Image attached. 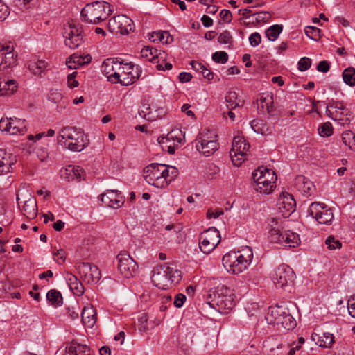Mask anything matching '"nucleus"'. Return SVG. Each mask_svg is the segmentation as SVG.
<instances>
[{
	"instance_id": "obj_19",
	"label": "nucleus",
	"mask_w": 355,
	"mask_h": 355,
	"mask_svg": "<svg viewBox=\"0 0 355 355\" xmlns=\"http://www.w3.org/2000/svg\"><path fill=\"white\" fill-rule=\"evenodd\" d=\"M14 46L11 42L0 43V71L11 67L16 63V56L13 52Z\"/></svg>"
},
{
	"instance_id": "obj_38",
	"label": "nucleus",
	"mask_w": 355,
	"mask_h": 355,
	"mask_svg": "<svg viewBox=\"0 0 355 355\" xmlns=\"http://www.w3.org/2000/svg\"><path fill=\"white\" fill-rule=\"evenodd\" d=\"M90 61L91 56L89 55H87L85 58L72 55L66 61V64L69 69H76L83 64L88 63Z\"/></svg>"
},
{
	"instance_id": "obj_12",
	"label": "nucleus",
	"mask_w": 355,
	"mask_h": 355,
	"mask_svg": "<svg viewBox=\"0 0 355 355\" xmlns=\"http://www.w3.org/2000/svg\"><path fill=\"white\" fill-rule=\"evenodd\" d=\"M308 212L320 224L329 225L334 219L332 210L324 203L318 202L311 203Z\"/></svg>"
},
{
	"instance_id": "obj_23",
	"label": "nucleus",
	"mask_w": 355,
	"mask_h": 355,
	"mask_svg": "<svg viewBox=\"0 0 355 355\" xmlns=\"http://www.w3.org/2000/svg\"><path fill=\"white\" fill-rule=\"evenodd\" d=\"M252 178L254 183L268 181L269 184H275L277 180V175L274 171L264 166H260L254 171Z\"/></svg>"
},
{
	"instance_id": "obj_43",
	"label": "nucleus",
	"mask_w": 355,
	"mask_h": 355,
	"mask_svg": "<svg viewBox=\"0 0 355 355\" xmlns=\"http://www.w3.org/2000/svg\"><path fill=\"white\" fill-rule=\"evenodd\" d=\"M282 25H272L266 31V35L269 40L275 41L282 31Z\"/></svg>"
},
{
	"instance_id": "obj_44",
	"label": "nucleus",
	"mask_w": 355,
	"mask_h": 355,
	"mask_svg": "<svg viewBox=\"0 0 355 355\" xmlns=\"http://www.w3.org/2000/svg\"><path fill=\"white\" fill-rule=\"evenodd\" d=\"M343 78L344 82L350 85H355V69L353 67H349L344 70L343 73Z\"/></svg>"
},
{
	"instance_id": "obj_31",
	"label": "nucleus",
	"mask_w": 355,
	"mask_h": 355,
	"mask_svg": "<svg viewBox=\"0 0 355 355\" xmlns=\"http://www.w3.org/2000/svg\"><path fill=\"white\" fill-rule=\"evenodd\" d=\"M141 55L143 58H145L150 62H156V60L159 61L162 60L163 62L166 60V53L164 51H159L157 53V50L150 46H145L141 51Z\"/></svg>"
},
{
	"instance_id": "obj_62",
	"label": "nucleus",
	"mask_w": 355,
	"mask_h": 355,
	"mask_svg": "<svg viewBox=\"0 0 355 355\" xmlns=\"http://www.w3.org/2000/svg\"><path fill=\"white\" fill-rule=\"evenodd\" d=\"M224 214L223 209H218L216 210H213L212 209H209L207 212V218H217L220 216Z\"/></svg>"
},
{
	"instance_id": "obj_5",
	"label": "nucleus",
	"mask_w": 355,
	"mask_h": 355,
	"mask_svg": "<svg viewBox=\"0 0 355 355\" xmlns=\"http://www.w3.org/2000/svg\"><path fill=\"white\" fill-rule=\"evenodd\" d=\"M111 5L105 1L87 3L81 10V16L88 23L98 24L106 20L112 14Z\"/></svg>"
},
{
	"instance_id": "obj_7",
	"label": "nucleus",
	"mask_w": 355,
	"mask_h": 355,
	"mask_svg": "<svg viewBox=\"0 0 355 355\" xmlns=\"http://www.w3.org/2000/svg\"><path fill=\"white\" fill-rule=\"evenodd\" d=\"M169 176V168L164 164L153 163L144 168L145 180L157 188L168 186Z\"/></svg>"
},
{
	"instance_id": "obj_17",
	"label": "nucleus",
	"mask_w": 355,
	"mask_h": 355,
	"mask_svg": "<svg viewBox=\"0 0 355 355\" xmlns=\"http://www.w3.org/2000/svg\"><path fill=\"white\" fill-rule=\"evenodd\" d=\"M294 278L295 275L293 269L286 264L279 266L272 276L274 284L279 288H283L291 284Z\"/></svg>"
},
{
	"instance_id": "obj_16",
	"label": "nucleus",
	"mask_w": 355,
	"mask_h": 355,
	"mask_svg": "<svg viewBox=\"0 0 355 355\" xmlns=\"http://www.w3.org/2000/svg\"><path fill=\"white\" fill-rule=\"evenodd\" d=\"M64 35V43L70 49H76L83 42V26L80 24H70Z\"/></svg>"
},
{
	"instance_id": "obj_59",
	"label": "nucleus",
	"mask_w": 355,
	"mask_h": 355,
	"mask_svg": "<svg viewBox=\"0 0 355 355\" xmlns=\"http://www.w3.org/2000/svg\"><path fill=\"white\" fill-rule=\"evenodd\" d=\"M249 42L251 46H257L261 42V37L259 33H254L249 37Z\"/></svg>"
},
{
	"instance_id": "obj_21",
	"label": "nucleus",
	"mask_w": 355,
	"mask_h": 355,
	"mask_svg": "<svg viewBox=\"0 0 355 355\" xmlns=\"http://www.w3.org/2000/svg\"><path fill=\"white\" fill-rule=\"evenodd\" d=\"M101 201L107 207L118 209L124 204V197L117 190H106L101 195Z\"/></svg>"
},
{
	"instance_id": "obj_51",
	"label": "nucleus",
	"mask_w": 355,
	"mask_h": 355,
	"mask_svg": "<svg viewBox=\"0 0 355 355\" xmlns=\"http://www.w3.org/2000/svg\"><path fill=\"white\" fill-rule=\"evenodd\" d=\"M212 59L217 63H225L228 60V55L225 51H216L212 55Z\"/></svg>"
},
{
	"instance_id": "obj_29",
	"label": "nucleus",
	"mask_w": 355,
	"mask_h": 355,
	"mask_svg": "<svg viewBox=\"0 0 355 355\" xmlns=\"http://www.w3.org/2000/svg\"><path fill=\"white\" fill-rule=\"evenodd\" d=\"M81 318L84 326L92 328L96 322L97 313L92 306L87 305L82 310Z\"/></svg>"
},
{
	"instance_id": "obj_22",
	"label": "nucleus",
	"mask_w": 355,
	"mask_h": 355,
	"mask_svg": "<svg viewBox=\"0 0 355 355\" xmlns=\"http://www.w3.org/2000/svg\"><path fill=\"white\" fill-rule=\"evenodd\" d=\"M159 143L164 150L174 154L175 150L182 144V139L178 137L174 131H171L166 137L158 139Z\"/></svg>"
},
{
	"instance_id": "obj_46",
	"label": "nucleus",
	"mask_w": 355,
	"mask_h": 355,
	"mask_svg": "<svg viewBox=\"0 0 355 355\" xmlns=\"http://www.w3.org/2000/svg\"><path fill=\"white\" fill-rule=\"evenodd\" d=\"M325 244L327 248L330 250L340 249L342 247L341 242L335 238L334 236L331 235L325 240Z\"/></svg>"
},
{
	"instance_id": "obj_61",
	"label": "nucleus",
	"mask_w": 355,
	"mask_h": 355,
	"mask_svg": "<svg viewBox=\"0 0 355 355\" xmlns=\"http://www.w3.org/2000/svg\"><path fill=\"white\" fill-rule=\"evenodd\" d=\"M77 72H73L67 76V84L69 87L75 88L78 86V82L75 79Z\"/></svg>"
},
{
	"instance_id": "obj_15",
	"label": "nucleus",
	"mask_w": 355,
	"mask_h": 355,
	"mask_svg": "<svg viewBox=\"0 0 355 355\" xmlns=\"http://www.w3.org/2000/svg\"><path fill=\"white\" fill-rule=\"evenodd\" d=\"M118 270L125 278L133 277L137 273V265L134 259L126 252H121L116 257Z\"/></svg>"
},
{
	"instance_id": "obj_55",
	"label": "nucleus",
	"mask_w": 355,
	"mask_h": 355,
	"mask_svg": "<svg viewBox=\"0 0 355 355\" xmlns=\"http://www.w3.org/2000/svg\"><path fill=\"white\" fill-rule=\"evenodd\" d=\"M79 307L78 304L72 305L67 308V315L72 320L78 318Z\"/></svg>"
},
{
	"instance_id": "obj_53",
	"label": "nucleus",
	"mask_w": 355,
	"mask_h": 355,
	"mask_svg": "<svg viewBox=\"0 0 355 355\" xmlns=\"http://www.w3.org/2000/svg\"><path fill=\"white\" fill-rule=\"evenodd\" d=\"M220 44H227L232 42V37L228 31H224L218 37Z\"/></svg>"
},
{
	"instance_id": "obj_56",
	"label": "nucleus",
	"mask_w": 355,
	"mask_h": 355,
	"mask_svg": "<svg viewBox=\"0 0 355 355\" xmlns=\"http://www.w3.org/2000/svg\"><path fill=\"white\" fill-rule=\"evenodd\" d=\"M304 343V339L302 337L299 338L297 343L294 342L291 345V349L288 353V355H295L296 351H298L301 348V345Z\"/></svg>"
},
{
	"instance_id": "obj_54",
	"label": "nucleus",
	"mask_w": 355,
	"mask_h": 355,
	"mask_svg": "<svg viewBox=\"0 0 355 355\" xmlns=\"http://www.w3.org/2000/svg\"><path fill=\"white\" fill-rule=\"evenodd\" d=\"M165 35H167L168 37V33L166 31H162V32H154L151 34V36L150 37V40L153 42H164V39ZM165 43H168V40L165 41Z\"/></svg>"
},
{
	"instance_id": "obj_64",
	"label": "nucleus",
	"mask_w": 355,
	"mask_h": 355,
	"mask_svg": "<svg viewBox=\"0 0 355 355\" xmlns=\"http://www.w3.org/2000/svg\"><path fill=\"white\" fill-rule=\"evenodd\" d=\"M220 16L227 23H230L232 20V13L230 10H222L220 12Z\"/></svg>"
},
{
	"instance_id": "obj_34",
	"label": "nucleus",
	"mask_w": 355,
	"mask_h": 355,
	"mask_svg": "<svg viewBox=\"0 0 355 355\" xmlns=\"http://www.w3.org/2000/svg\"><path fill=\"white\" fill-rule=\"evenodd\" d=\"M67 284L74 295L80 296L84 293V286L78 279L71 273L66 276Z\"/></svg>"
},
{
	"instance_id": "obj_26",
	"label": "nucleus",
	"mask_w": 355,
	"mask_h": 355,
	"mask_svg": "<svg viewBox=\"0 0 355 355\" xmlns=\"http://www.w3.org/2000/svg\"><path fill=\"white\" fill-rule=\"evenodd\" d=\"M61 176L68 182L78 181L80 182L85 175V171L83 168L79 166L69 165L60 171Z\"/></svg>"
},
{
	"instance_id": "obj_40",
	"label": "nucleus",
	"mask_w": 355,
	"mask_h": 355,
	"mask_svg": "<svg viewBox=\"0 0 355 355\" xmlns=\"http://www.w3.org/2000/svg\"><path fill=\"white\" fill-rule=\"evenodd\" d=\"M17 83L15 80L2 82L0 80V96L12 94L17 90Z\"/></svg>"
},
{
	"instance_id": "obj_35",
	"label": "nucleus",
	"mask_w": 355,
	"mask_h": 355,
	"mask_svg": "<svg viewBox=\"0 0 355 355\" xmlns=\"http://www.w3.org/2000/svg\"><path fill=\"white\" fill-rule=\"evenodd\" d=\"M48 66V63L44 60L33 59L28 62L29 71L35 76H40Z\"/></svg>"
},
{
	"instance_id": "obj_33",
	"label": "nucleus",
	"mask_w": 355,
	"mask_h": 355,
	"mask_svg": "<svg viewBox=\"0 0 355 355\" xmlns=\"http://www.w3.org/2000/svg\"><path fill=\"white\" fill-rule=\"evenodd\" d=\"M311 340L320 347H331L334 343V334H311Z\"/></svg>"
},
{
	"instance_id": "obj_30",
	"label": "nucleus",
	"mask_w": 355,
	"mask_h": 355,
	"mask_svg": "<svg viewBox=\"0 0 355 355\" xmlns=\"http://www.w3.org/2000/svg\"><path fill=\"white\" fill-rule=\"evenodd\" d=\"M294 185L305 196L311 195L314 189L313 184L303 175L296 177Z\"/></svg>"
},
{
	"instance_id": "obj_11",
	"label": "nucleus",
	"mask_w": 355,
	"mask_h": 355,
	"mask_svg": "<svg viewBox=\"0 0 355 355\" xmlns=\"http://www.w3.org/2000/svg\"><path fill=\"white\" fill-rule=\"evenodd\" d=\"M220 241V234L216 227H210L202 232L199 237V248L205 254L213 251Z\"/></svg>"
},
{
	"instance_id": "obj_3",
	"label": "nucleus",
	"mask_w": 355,
	"mask_h": 355,
	"mask_svg": "<svg viewBox=\"0 0 355 355\" xmlns=\"http://www.w3.org/2000/svg\"><path fill=\"white\" fill-rule=\"evenodd\" d=\"M266 320L268 324L277 326V330L281 328L291 331L297 326V322L284 305L270 306L266 315Z\"/></svg>"
},
{
	"instance_id": "obj_28",
	"label": "nucleus",
	"mask_w": 355,
	"mask_h": 355,
	"mask_svg": "<svg viewBox=\"0 0 355 355\" xmlns=\"http://www.w3.org/2000/svg\"><path fill=\"white\" fill-rule=\"evenodd\" d=\"M90 349L86 345H83L77 341L72 340L67 343L65 353L64 355H89Z\"/></svg>"
},
{
	"instance_id": "obj_1",
	"label": "nucleus",
	"mask_w": 355,
	"mask_h": 355,
	"mask_svg": "<svg viewBox=\"0 0 355 355\" xmlns=\"http://www.w3.org/2000/svg\"><path fill=\"white\" fill-rule=\"evenodd\" d=\"M102 69L109 81L119 83L121 85L128 86L134 83L141 76V68L132 63H123L107 59L103 62Z\"/></svg>"
},
{
	"instance_id": "obj_2",
	"label": "nucleus",
	"mask_w": 355,
	"mask_h": 355,
	"mask_svg": "<svg viewBox=\"0 0 355 355\" xmlns=\"http://www.w3.org/2000/svg\"><path fill=\"white\" fill-rule=\"evenodd\" d=\"M253 258L252 250L246 247L239 252H230L222 259L223 266L230 273L237 275L248 268Z\"/></svg>"
},
{
	"instance_id": "obj_9",
	"label": "nucleus",
	"mask_w": 355,
	"mask_h": 355,
	"mask_svg": "<svg viewBox=\"0 0 355 355\" xmlns=\"http://www.w3.org/2000/svg\"><path fill=\"white\" fill-rule=\"evenodd\" d=\"M107 26L111 33L122 35L129 34L135 28L133 21L125 15L114 16L109 19Z\"/></svg>"
},
{
	"instance_id": "obj_6",
	"label": "nucleus",
	"mask_w": 355,
	"mask_h": 355,
	"mask_svg": "<svg viewBox=\"0 0 355 355\" xmlns=\"http://www.w3.org/2000/svg\"><path fill=\"white\" fill-rule=\"evenodd\" d=\"M64 141V146L71 151L80 152L87 145V138L80 130L75 127L67 126L61 129L58 137L59 142Z\"/></svg>"
},
{
	"instance_id": "obj_32",
	"label": "nucleus",
	"mask_w": 355,
	"mask_h": 355,
	"mask_svg": "<svg viewBox=\"0 0 355 355\" xmlns=\"http://www.w3.org/2000/svg\"><path fill=\"white\" fill-rule=\"evenodd\" d=\"M21 211L27 218L34 219L37 215V205L35 198L29 196V198L24 201Z\"/></svg>"
},
{
	"instance_id": "obj_4",
	"label": "nucleus",
	"mask_w": 355,
	"mask_h": 355,
	"mask_svg": "<svg viewBox=\"0 0 355 355\" xmlns=\"http://www.w3.org/2000/svg\"><path fill=\"white\" fill-rule=\"evenodd\" d=\"M209 297L211 300L207 302V304L220 313H227L236 304L233 290L225 285H218Z\"/></svg>"
},
{
	"instance_id": "obj_37",
	"label": "nucleus",
	"mask_w": 355,
	"mask_h": 355,
	"mask_svg": "<svg viewBox=\"0 0 355 355\" xmlns=\"http://www.w3.org/2000/svg\"><path fill=\"white\" fill-rule=\"evenodd\" d=\"M251 127L255 132L263 135L272 134V129L261 119H254L250 123Z\"/></svg>"
},
{
	"instance_id": "obj_52",
	"label": "nucleus",
	"mask_w": 355,
	"mask_h": 355,
	"mask_svg": "<svg viewBox=\"0 0 355 355\" xmlns=\"http://www.w3.org/2000/svg\"><path fill=\"white\" fill-rule=\"evenodd\" d=\"M147 315L146 313H141L138 318L137 324H136L138 327V330L139 331H145L147 330Z\"/></svg>"
},
{
	"instance_id": "obj_20",
	"label": "nucleus",
	"mask_w": 355,
	"mask_h": 355,
	"mask_svg": "<svg viewBox=\"0 0 355 355\" xmlns=\"http://www.w3.org/2000/svg\"><path fill=\"white\" fill-rule=\"evenodd\" d=\"M169 266H160L153 270L151 279L155 286L162 289L170 287V280L168 279L171 272Z\"/></svg>"
},
{
	"instance_id": "obj_45",
	"label": "nucleus",
	"mask_w": 355,
	"mask_h": 355,
	"mask_svg": "<svg viewBox=\"0 0 355 355\" xmlns=\"http://www.w3.org/2000/svg\"><path fill=\"white\" fill-rule=\"evenodd\" d=\"M46 298L52 304L58 306L62 304V295L56 290H50L46 294Z\"/></svg>"
},
{
	"instance_id": "obj_50",
	"label": "nucleus",
	"mask_w": 355,
	"mask_h": 355,
	"mask_svg": "<svg viewBox=\"0 0 355 355\" xmlns=\"http://www.w3.org/2000/svg\"><path fill=\"white\" fill-rule=\"evenodd\" d=\"M306 35L311 39L317 40L320 37V30L318 28L309 26L305 30Z\"/></svg>"
},
{
	"instance_id": "obj_25",
	"label": "nucleus",
	"mask_w": 355,
	"mask_h": 355,
	"mask_svg": "<svg viewBox=\"0 0 355 355\" xmlns=\"http://www.w3.org/2000/svg\"><path fill=\"white\" fill-rule=\"evenodd\" d=\"M295 201L292 195L283 193L279 199V209L284 217L288 216L295 209Z\"/></svg>"
},
{
	"instance_id": "obj_10",
	"label": "nucleus",
	"mask_w": 355,
	"mask_h": 355,
	"mask_svg": "<svg viewBox=\"0 0 355 355\" xmlns=\"http://www.w3.org/2000/svg\"><path fill=\"white\" fill-rule=\"evenodd\" d=\"M250 144L243 136H235L232 141V146L230 151V156L234 166H239L247 159V152Z\"/></svg>"
},
{
	"instance_id": "obj_39",
	"label": "nucleus",
	"mask_w": 355,
	"mask_h": 355,
	"mask_svg": "<svg viewBox=\"0 0 355 355\" xmlns=\"http://www.w3.org/2000/svg\"><path fill=\"white\" fill-rule=\"evenodd\" d=\"M273 96L271 94H263L258 103V106L262 109L266 108L268 113L273 110Z\"/></svg>"
},
{
	"instance_id": "obj_49",
	"label": "nucleus",
	"mask_w": 355,
	"mask_h": 355,
	"mask_svg": "<svg viewBox=\"0 0 355 355\" xmlns=\"http://www.w3.org/2000/svg\"><path fill=\"white\" fill-rule=\"evenodd\" d=\"M344 143L352 150H355V135L352 132L345 133L343 136Z\"/></svg>"
},
{
	"instance_id": "obj_58",
	"label": "nucleus",
	"mask_w": 355,
	"mask_h": 355,
	"mask_svg": "<svg viewBox=\"0 0 355 355\" xmlns=\"http://www.w3.org/2000/svg\"><path fill=\"white\" fill-rule=\"evenodd\" d=\"M53 259L58 263H63L66 259L65 252L63 250H58L53 254Z\"/></svg>"
},
{
	"instance_id": "obj_57",
	"label": "nucleus",
	"mask_w": 355,
	"mask_h": 355,
	"mask_svg": "<svg viewBox=\"0 0 355 355\" xmlns=\"http://www.w3.org/2000/svg\"><path fill=\"white\" fill-rule=\"evenodd\" d=\"M311 65V60L308 58H302L298 62V69L301 71L307 70Z\"/></svg>"
},
{
	"instance_id": "obj_18",
	"label": "nucleus",
	"mask_w": 355,
	"mask_h": 355,
	"mask_svg": "<svg viewBox=\"0 0 355 355\" xmlns=\"http://www.w3.org/2000/svg\"><path fill=\"white\" fill-rule=\"evenodd\" d=\"M76 268L83 278L87 284L97 283L101 279V272L98 267L89 263H79Z\"/></svg>"
},
{
	"instance_id": "obj_41",
	"label": "nucleus",
	"mask_w": 355,
	"mask_h": 355,
	"mask_svg": "<svg viewBox=\"0 0 355 355\" xmlns=\"http://www.w3.org/2000/svg\"><path fill=\"white\" fill-rule=\"evenodd\" d=\"M225 100L227 103V107L231 110L243 105V101L239 98L236 92H229Z\"/></svg>"
},
{
	"instance_id": "obj_13",
	"label": "nucleus",
	"mask_w": 355,
	"mask_h": 355,
	"mask_svg": "<svg viewBox=\"0 0 355 355\" xmlns=\"http://www.w3.org/2000/svg\"><path fill=\"white\" fill-rule=\"evenodd\" d=\"M349 111L345 107L342 102L332 101L329 103L326 108L327 115L334 121H338L342 125L349 123Z\"/></svg>"
},
{
	"instance_id": "obj_63",
	"label": "nucleus",
	"mask_w": 355,
	"mask_h": 355,
	"mask_svg": "<svg viewBox=\"0 0 355 355\" xmlns=\"http://www.w3.org/2000/svg\"><path fill=\"white\" fill-rule=\"evenodd\" d=\"M186 300V296L184 294L179 293L177 294L174 298V306L177 308H180L182 306L184 302Z\"/></svg>"
},
{
	"instance_id": "obj_60",
	"label": "nucleus",
	"mask_w": 355,
	"mask_h": 355,
	"mask_svg": "<svg viewBox=\"0 0 355 355\" xmlns=\"http://www.w3.org/2000/svg\"><path fill=\"white\" fill-rule=\"evenodd\" d=\"M270 18V15L267 12H261L257 14L255 17L256 21L259 24L261 22H267Z\"/></svg>"
},
{
	"instance_id": "obj_14",
	"label": "nucleus",
	"mask_w": 355,
	"mask_h": 355,
	"mask_svg": "<svg viewBox=\"0 0 355 355\" xmlns=\"http://www.w3.org/2000/svg\"><path fill=\"white\" fill-rule=\"evenodd\" d=\"M0 130L11 135H23L26 131L25 120L14 118H3L0 120Z\"/></svg>"
},
{
	"instance_id": "obj_36",
	"label": "nucleus",
	"mask_w": 355,
	"mask_h": 355,
	"mask_svg": "<svg viewBox=\"0 0 355 355\" xmlns=\"http://www.w3.org/2000/svg\"><path fill=\"white\" fill-rule=\"evenodd\" d=\"M284 239H282V245L288 248H295L300 243V239L299 235L292 231H285L284 233Z\"/></svg>"
},
{
	"instance_id": "obj_27",
	"label": "nucleus",
	"mask_w": 355,
	"mask_h": 355,
	"mask_svg": "<svg viewBox=\"0 0 355 355\" xmlns=\"http://www.w3.org/2000/svg\"><path fill=\"white\" fill-rule=\"evenodd\" d=\"M16 162L15 156L6 150L0 148V175L10 172L12 166Z\"/></svg>"
},
{
	"instance_id": "obj_8",
	"label": "nucleus",
	"mask_w": 355,
	"mask_h": 355,
	"mask_svg": "<svg viewBox=\"0 0 355 355\" xmlns=\"http://www.w3.org/2000/svg\"><path fill=\"white\" fill-rule=\"evenodd\" d=\"M196 148L206 157L213 155L219 148L218 135L209 130L200 133L196 139Z\"/></svg>"
},
{
	"instance_id": "obj_24",
	"label": "nucleus",
	"mask_w": 355,
	"mask_h": 355,
	"mask_svg": "<svg viewBox=\"0 0 355 355\" xmlns=\"http://www.w3.org/2000/svg\"><path fill=\"white\" fill-rule=\"evenodd\" d=\"M268 239L271 243L281 245L284 237V233L280 230L281 225L279 220L275 218H271L268 221Z\"/></svg>"
},
{
	"instance_id": "obj_47",
	"label": "nucleus",
	"mask_w": 355,
	"mask_h": 355,
	"mask_svg": "<svg viewBox=\"0 0 355 355\" xmlns=\"http://www.w3.org/2000/svg\"><path fill=\"white\" fill-rule=\"evenodd\" d=\"M318 133L322 137H329L333 134V127L330 122H326L318 128Z\"/></svg>"
},
{
	"instance_id": "obj_42",
	"label": "nucleus",
	"mask_w": 355,
	"mask_h": 355,
	"mask_svg": "<svg viewBox=\"0 0 355 355\" xmlns=\"http://www.w3.org/2000/svg\"><path fill=\"white\" fill-rule=\"evenodd\" d=\"M275 187V184H269V182H261L258 183H254V189L263 194H270L272 192L274 188Z\"/></svg>"
},
{
	"instance_id": "obj_48",
	"label": "nucleus",
	"mask_w": 355,
	"mask_h": 355,
	"mask_svg": "<svg viewBox=\"0 0 355 355\" xmlns=\"http://www.w3.org/2000/svg\"><path fill=\"white\" fill-rule=\"evenodd\" d=\"M170 270L171 271L170 274H168V279L170 280L171 287L173 284H178L181 280V272L178 270H174L171 267H170Z\"/></svg>"
}]
</instances>
